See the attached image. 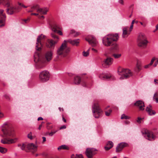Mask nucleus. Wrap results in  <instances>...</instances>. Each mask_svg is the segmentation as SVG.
I'll return each instance as SVG.
<instances>
[{"label": "nucleus", "mask_w": 158, "mask_h": 158, "mask_svg": "<svg viewBox=\"0 0 158 158\" xmlns=\"http://www.w3.org/2000/svg\"><path fill=\"white\" fill-rule=\"evenodd\" d=\"M119 38L118 34H109L104 37L102 40L103 44L106 47L111 46L114 42L117 41Z\"/></svg>", "instance_id": "1"}, {"label": "nucleus", "mask_w": 158, "mask_h": 158, "mask_svg": "<svg viewBox=\"0 0 158 158\" xmlns=\"http://www.w3.org/2000/svg\"><path fill=\"white\" fill-rule=\"evenodd\" d=\"M92 107L93 115L95 118H98L102 116L103 111L101 109L98 101H94Z\"/></svg>", "instance_id": "2"}, {"label": "nucleus", "mask_w": 158, "mask_h": 158, "mask_svg": "<svg viewBox=\"0 0 158 158\" xmlns=\"http://www.w3.org/2000/svg\"><path fill=\"white\" fill-rule=\"evenodd\" d=\"M2 131L3 133V135H1L2 137H13L14 136V129L9 124H4L2 126Z\"/></svg>", "instance_id": "3"}, {"label": "nucleus", "mask_w": 158, "mask_h": 158, "mask_svg": "<svg viewBox=\"0 0 158 158\" xmlns=\"http://www.w3.org/2000/svg\"><path fill=\"white\" fill-rule=\"evenodd\" d=\"M70 51V48L67 45L66 41L64 40L61 46L57 51V56H62L63 57L66 56Z\"/></svg>", "instance_id": "4"}, {"label": "nucleus", "mask_w": 158, "mask_h": 158, "mask_svg": "<svg viewBox=\"0 0 158 158\" xmlns=\"http://www.w3.org/2000/svg\"><path fill=\"white\" fill-rule=\"evenodd\" d=\"M118 71V74L121 76L120 78L121 79H126L132 75V73L128 69H124L121 67H119Z\"/></svg>", "instance_id": "5"}, {"label": "nucleus", "mask_w": 158, "mask_h": 158, "mask_svg": "<svg viewBox=\"0 0 158 158\" xmlns=\"http://www.w3.org/2000/svg\"><path fill=\"white\" fill-rule=\"evenodd\" d=\"M2 4L8 7L7 9V13L8 14L12 15L18 11H17L16 7L12 5L9 1H5V0H0V4Z\"/></svg>", "instance_id": "6"}, {"label": "nucleus", "mask_w": 158, "mask_h": 158, "mask_svg": "<svg viewBox=\"0 0 158 158\" xmlns=\"http://www.w3.org/2000/svg\"><path fill=\"white\" fill-rule=\"evenodd\" d=\"M51 36L54 39V40L52 39H48L46 43V46L49 48H54L55 44L57 43L59 40V37L54 33H52Z\"/></svg>", "instance_id": "7"}, {"label": "nucleus", "mask_w": 158, "mask_h": 158, "mask_svg": "<svg viewBox=\"0 0 158 158\" xmlns=\"http://www.w3.org/2000/svg\"><path fill=\"white\" fill-rule=\"evenodd\" d=\"M50 77L49 72L46 70L41 72L39 74V78L42 82H45L49 80Z\"/></svg>", "instance_id": "8"}, {"label": "nucleus", "mask_w": 158, "mask_h": 158, "mask_svg": "<svg viewBox=\"0 0 158 158\" xmlns=\"http://www.w3.org/2000/svg\"><path fill=\"white\" fill-rule=\"evenodd\" d=\"M144 137L150 141H153L155 139V136L153 135V133L148 130L147 129H144L142 131Z\"/></svg>", "instance_id": "9"}, {"label": "nucleus", "mask_w": 158, "mask_h": 158, "mask_svg": "<svg viewBox=\"0 0 158 158\" xmlns=\"http://www.w3.org/2000/svg\"><path fill=\"white\" fill-rule=\"evenodd\" d=\"M37 10V12L40 13L41 14L46 15L48 11V9L47 8H40L39 6L36 5L33 6L30 10H28V12H31L34 10Z\"/></svg>", "instance_id": "10"}, {"label": "nucleus", "mask_w": 158, "mask_h": 158, "mask_svg": "<svg viewBox=\"0 0 158 158\" xmlns=\"http://www.w3.org/2000/svg\"><path fill=\"white\" fill-rule=\"evenodd\" d=\"M46 36L42 34L39 35L37 39V42L35 46L36 49L38 51H40L42 47V44L41 41L45 38Z\"/></svg>", "instance_id": "11"}, {"label": "nucleus", "mask_w": 158, "mask_h": 158, "mask_svg": "<svg viewBox=\"0 0 158 158\" xmlns=\"http://www.w3.org/2000/svg\"><path fill=\"white\" fill-rule=\"evenodd\" d=\"M97 150L94 148H87L85 152L88 158H93V156L96 154Z\"/></svg>", "instance_id": "12"}, {"label": "nucleus", "mask_w": 158, "mask_h": 158, "mask_svg": "<svg viewBox=\"0 0 158 158\" xmlns=\"http://www.w3.org/2000/svg\"><path fill=\"white\" fill-rule=\"evenodd\" d=\"M38 146L32 143H28L27 145V148L28 150V152H31L34 153L37 151V150Z\"/></svg>", "instance_id": "13"}, {"label": "nucleus", "mask_w": 158, "mask_h": 158, "mask_svg": "<svg viewBox=\"0 0 158 158\" xmlns=\"http://www.w3.org/2000/svg\"><path fill=\"white\" fill-rule=\"evenodd\" d=\"M6 18V16L5 13H4V10L0 9V27L4 25Z\"/></svg>", "instance_id": "14"}, {"label": "nucleus", "mask_w": 158, "mask_h": 158, "mask_svg": "<svg viewBox=\"0 0 158 158\" xmlns=\"http://www.w3.org/2000/svg\"><path fill=\"white\" fill-rule=\"evenodd\" d=\"M139 110L143 111L144 109L145 105L144 102L141 100L137 101L134 104Z\"/></svg>", "instance_id": "15"}, {"label": "nucleus", "mask_w": 158, "mask_h": 158, "mask_svg": "<svg viewBox=\"0 0 158 158\" xmlns=\"http://www.w3.org/2000/svg\"><path fill=\"white\" fill-rule=\"evenodd\" d=\"M86 41L88 42L92 46H95L97 44L96 39L92 36H89L85 38Z\"/></svg>", "instance_id": "16"}, {"label": "nucleus", "mask_w": 158, "mask_h": 158, "mask_svg": "<svg viewBox=\"0 0 158 158\" xmlns=\"http://www.w3.org/2000/svg\"><path fill=\"white\" fill-rule=\"evenodd\" d=\"M17 140V138L14 139H7L5 138L1 139V142L3 144H9L15 143Z\"/></svg>", "instance_id": "17"}, {"label": "nucleus", "mask_w": 158, "mask_h": 158, "mask_svg": "<svg viewBox=\"0 0 158 158\" xmlns=\"http://www.w3.org/2000/svg\"><path fill=\"white\" fill-rule=\"evenodd\" d=\"M127 146L128 144L126 143L122 142L118 144L116 148V152H120L124 148Z\"/></svg>", "instance_id": "18"}, {"label": "nucleus", "mask_w": 158, "mask_h": 158, "mask_svg": "<svg viewBox=\"0 0 158 158\" xmlns=\"http://www.w3.org/2000/svg\"><path fill=\"white\" fill-rule=\"evenodd\" d=\"M137 42L138 46L143 48H146L148 43L147 40H137Z\"/></svg>", "instance_id": "19"}, {"label": "nucleus", "mask_w": 158, "mask_h": 158, "mask_svg": "<svg viewBox=\"0 0 158 158\" xmlns=\"http://www.w3.org/2000/svg\"><path fill=\"white\" fill-rule=\"evenodd\" d=\"M113 61V59L112 58L108 57L106 58L104 61V63L102 64L103 66L105 68L108 67L111 65Z\"/></svg>", "instance_id": "20"}, {"label": "nucleus", "mask_w": 158, "mask_h": 158, "mask_svg": "<svg viewBox=\"0 0 158 158\" xmlns=\"http://www.w3.org/2000/svg\"><path fill=\"white\" fill-rule=\"evenodd\" d=\"M128 29L129 27H126L123 28L122 35L123 38H127L130 34L131 32L129 31H128Z\"/></svg>", "instance_id": "21"}, {"label": "nucleus", "mask_w": 158, "mask_h": 158, "mask_svg": "<svg viewBox=\"0 0 158 158\" xmlns=\"http://www.w3.org/2000/svg\"><path fill=\"white\" fill-rule=\"evenodd\" d=\"M52 52L51 51H47L46 52L45 57L47 61H49L52 59Z\"/></svg>", "instance_id": "22"}, {"label": "nucleus", "mask_w": 158, "mask_h": 158, "mask_svg": "<svg viewBox=\"0 0 158 158\" xmlns=\"http://www.w3.org/2000/svg\"><path fill=\"white\" fill-rule=\"evenodd\" d=\"M146 110L150 115H154L156 113V112L152 110V106L150 105L147 107L146 109Z\"/></svg>", "instance_id": "23"}, {"label": "nucleus", "mask_w": 158, "mask_h": 158, "mask_svg": "<svg viewBox=\"0 0 158 158\" xmlns=\"http://www.w3.org/2000/svg\"><path fill=\"white\" fill-rule=\"evenodd\" d=\"M113 143L112 141H108L106 144V146L104 147L105 150L108 151L113 146Z\"/></svg>", "instance_id": "24"}, {"label": "nucleus", "mask_w": 158, "mask_h": 158, "mask_svg": "<svg viewBox=\"0 0 158 158\" xmlns=\"http://www.w3.org/2000/svg\"><path fill=\"white\" fill-rule=\"evenodd\" d=\"M68 42L73 45L77 46L79 43V40L77 39L73 40L70 39L68 40Z\"/></svg>", "instance_id": "25"}, {"label": "nucleus", "mask_w": 158, "mask_h": 158, "mask_svg": "<svg viewBox=\"0 0 158 158\" xmlns=\"http://www.w3.org/2000/svg\"><path fill=\"white\" fill-rule=\"evenodd\" d=\"M137 40H147V39L146 36L144 34L140 33L138 36Z\"/></svg>", "instance_id": "26"}, {"label": "nucleus", "mask_w": 158, "mask_h": 158, "mask_svg": "<svg viewBox=\"0 0 158 158\" xmlns=\"http://www.w3.org/2000/svg\"><path fill=\"white\" fill-rule=\"evenodd\" d=\"M80 34V32H77L75 30H71L69 35H71L72 36L74 37H76Z\"/></svg>", "instance_id": "27"}, {"label": "nucleus", "mask_w": 158, "mask_h": 158, "mask_svg": "<svg viewBox=\"0 0 158 158\" xmlns=\"http://www.w3.org/2000/svg\"><path fill=\"white\" fill-rule=\"evenodd\" d=\"M52 30L54 32H56L58 31L57 29H60L59 27L56 24H55L51 26Z\"/></svg>", "instance_id": "28"}, {"label": "nucleus", "mask_w": 158, "mask_h": 158, "mask_svg": "<svg viewBox=\"0 0 158 158\" xmlns=\"http://www.w3.org/2000/svg\"><path fill=\"white\" fill-rule=\"evenodd\" d=\"M57 149L59 151H60L62 149L68 150L69 149V148L65 145H63L58 147Z\"/></svg>", "instance_id": "29"}, {"label": "nucleus", "mask_w": 158, "mask_h": 158, "mask_svg": "<svg viewBox=\"0 0 158 158\" xmlns=\"http://www.w3.org/2000/svg\"><path fill=\"white\" fill-rule=\"evenodd\" d=\"M81 78L78 76H76L74 78V83L75 84H79L81 82Z\"/></svg>", "instance_id": "30"}, {"label": "nucleus", "mask_w": 158, "mask_h": 158, "mask_svg": "<svg viewBox=\"0 0 158 158\" xmlns=\"http://www.w3.org/2000/svg\"><path fill=\"white\" fill-rule=\"evenodd\" d=\"M111 77V75H105L103 74H101L99 75V77L101 79H104L105 78L106 79H109Z\"/></svg>", "instance_id": "31"}, {"label": "nucleus", "mask_w": 158, "mask_h": 158, "mask_svg": "<svg viewBox=\"0 0 158 158\" xmlns=\"http://www.w3.org/2000/svg\"><path fill=\"white\" fill-rule=\"evenodd\" d=\"M7 151L6 148L0 147V152L4 154L6 153Z\"/></svg>", "instance_id": "32"}, {"label": "nucleus", "mask_w": 158, "mask_h": 158, "mask_svg": "<svg viewBox=\"0 0 158 158\" xmlns=\"http://www.w3.org/2000/svg\"><path fill=\"white\" fill-rule=\"evenodd\" d=\"M45 64L43 63H38V69H42L45 66Z\"/></svg>", "instance_id": "33"}, {"label": "nucleus", "mask_w": 158, "mask_h": 158, "mask_svg": "<svg viewBox=\"0 0 158 158\" xmlns=\"http://www.w3.org/2000/svg\"><path fill=\"white\" fill-rule=\"evenodd\" d=\"M130 117L124 114H123L121 116V119H127L130 118Z\"/></svg>", "instance_id": "34"}, {"label": "nucleus", "mask_w": 158, "mask_h": 158, "mask_svg": "<svg viewBox=\"0 0 158 158\" xmlns=\"http://www.w3.org/2000/svg\"><path fill=\"white\" fill-rule=\"evenodd\" d=\"M47 128L48 129H51L53 128V126L50 123H47Z\"/></svg>", "instance_id": "35"}, {"label": "nucleus", "mask_w": 158, "mask_h": 158, "mask_svg": "<svg viewBox=\"0 0 158 158\" xmlns=\"http://www.w3.org/2000/svg\"><path fill=\"white\" fill-rule=\"evenodd\" d=\"M112 46H113L112 48L113 49L117 50L118 49V45L114 42V44H112Z\"/></svg>", "instance_id": "36"}, {"label": "nucleus", "mask_w": 158, "mask_h": 158, "mask_svg": "<svg viewBox=\"0 0 158 158\" xmlns=\"http://www.w3.org/2000/svg\"><path fill=\"white\" fill-rule=\"evenodd\" d=\"M27 137L30 139H32L34 138H35V137L32 136V133L31 132H30L28 135H27Z\"/></svg>", "instance_id": "37"}, {"label": "nucleus", "mask_w": 158, "mask_h": 158, "mask_svg": "<svg viewBox=\"0 0 158 158\" xmlns=\"http://www.w3.org/2000/svg\"><path fill=\"white\" fill-rule=\"evenodd\" d=\"M57 130L56 131H52L50 133H49L48 132H47L46 134L50 136H52L53 134H55L56 132H57Z\"/></svg>", "instance_id": "38"}, {"label": "nucleus", "mask_w": 158, "mask_h": 158, "mask_svg": "<svg viewBox=\"0 0 158 158\" xmlns=\"http://www.w3.org/2000/svg\"><path fill=\"white\" fill-rule=\"evenodd\" d=\"M21 146V149L22 150H24L25 149L26 147H27V145H26L24 144H23L22 145H21V144L18 145V146Z\"/></svg>", "instance_id": "39"}, {"label": "nucleus", "mask_w": 158, "mask_h": 158, "mask_svg": "<svg viewBox=\"0 0 158 158\" xmlns=\"http://www.w3.org/2000/svg\"><path fill=\"white\" fill-rule=\"evenodd\" d=\"M112 110L111 109H110L108 111H106L105 112V115L106 116H109Z\"/></svg>", "instance_id": "40"}, {"label": "nucleus", "mask_w": 158, "mask_h": 158, "mask_svg": "<svg viewBox=\"0 0 158 158\" xmlns=\"http://www.w3.org/2000/svg\"><path fill=\"white\" fill-rule=\"evenodd\" d=\"M113 56L115 58H118L121 56V54H114L113 55Z\"/></svg>", "instance_id": "41"}, {"label": "nucleus", "mask_w": 158, "mask_h": 158, "mask_svg": "<svg viewBox=\"0 0 158 158\" xmlns=\"http://www.w3.org/2000/svg\"><path fill=\"white\" fill-rule=\"evenodd\" d=\"M83 55L85 56H87L89 55V52L88 51L87 52H85V51H84L83 52Z\"/></svg>", "instance_id": "42"}, {"label": "nucleus", "mask_w": 158, "mask_h": 158, "mask_svg": "<svg viewBox=\"0 0 158 158\" xmlns=\"http://www.w3.org/2000/svg\"><path fill=\"white\" fill-rule=\"evenodd\" d=\"M75 158H83V157L81 154H76Z\"/></svg>", "instance_id": "43"}, {"label": "nucleus", "mask_w": 158, "mask_h": 158, "mask_svg": "<svg viewBox=\"0 0 158 158\" xmlns=\"http://www.w3.org/2000/svg\"><path fill=\"white\" fill-rule=\"evenodd\" d=\"M5 98L8 100L10 101V98L9 96L7 94H5L4 96Z\"/></svg>", "instance_id": "44"}, {"label": "nucleus", "mask_w": 158, "mask_h": 158, "mask_svg": "<svg viewBox=\"0 0 158 158\" xmlns=\"http://www.w3.org/2000/svg\"><path fill=\"white\" fill-rule=\"evenodd\" d=\"M39 53L37 52H35V55L34 56L35 58H37L38 57L39 58Z\"/></svg>", "instance_id": "45"}, {"label": "nucleus", "mask_w": 158, "mask_h": 158, "mask_svg": "<svg viewBox=\"0 0 158 158\" xmlns=\"http://www.w3.org/2000/svg\"><path fill=\"white\" fill-rule=\"evenodd\" d=\"M137 67L138 69V71H139L141 70V66L140 64H137Z\"/></svg>", "instance_id": "46"}, {"label": "nucleus", "mask_w": 158, "mask_h": 158, "mask_svg": "<svg viewBox=\"0 0 158 158\" xmlns=\"http://www.w3.org/2000/svg\"><path fill=\"white\" fill-rule=\"evenodd\" d=\"M155 59H156L154 58H152V60H151L150 63V65H152L153 64L154 60H155Z\"/></svg>", "instance_id": "47"}, {"label": "nucleus", "mask_w": 158, "mask_h": 158, "mask_svg": "<svg viewBox=\"0 0 158 158\" xmlns=\"http://www.w3.org/2000/svg\"><path fill=\"white\" fill-rule=\"evenodd\" d=\"M56 32L58 33L60 35H63L62 32L60 30H58Z\"/></svg>", "instance_id": "48"}, {"label": "nucleus", "mask_w": 158, "mask_h": 158, "mask_svg": "<svg viewBox=\"0 0 158 158\" xmlns=\"http://www.w3.org/2000/svg\"><path fill=\"white\" fill-rule=\"evenodd\" d=\"M142 120V118L140 117L138 118L137 120V122L139 123H141V120Z\"/></svg>", "instance_id": "49"}, {"label": "nucleus", "mask_w": 158, "mask_h": 158, "mask_svg": "<svg viewBox=\"0 0 158 158\" xmlns=\"http://www.w3.org/2000/svg\"><path fill=\"white\" fill-rule=\"evenodd\" d=\"M66 127L65 125H63L62 126H61V127H60V130H61V129H65Z\"/></svg>", "instance_id": "50"}, {"label": "nucleus", "mask_w": 158, "mask_h": 158, "mask_svg": "<svg viewBox=\"0 0 158 158\" xmlns=\"http://www.w3.org/2000/svg\"><path fill=\"white\" fill-rule=\"evenodd\" d=\"M118 2L121 5H123L124 4L123 0H118Z\"/></svg>", "instance_id": "51"}, {"label": "nucleus", "mask_w": 158, "mask_h": 158, "mask_svg": "<svg viewBox=\"0 0 158 158\" xmlns=\"http://www.w3.org/2000/svg\"><path fill=\"white\" fill-rule=\"evenodd\" d=\"M133 25H131L130 27L129 28V31L131 32V31H132L133 28Z\"/></svg>", "instance_id": "52"}, {"label": "nucleus", "mask_w": 158, "mask_h": 158, "mask_svg": "<svg viewBox=\"0 0 158 158\" xmlns=\"http://www.w3.org/2000/svg\"><path fill=\"white\" fill-rule=\"evenodd\" d=\"M133 25H131L130 27L129 28V31L131 32V31H132L133 28Z\"/></svg>", "instance_id": "53"}, {"label": "nucleus", "mask_w": 158, "mask_h": 158, "mask_svg": "<svg viewBox=\"0 0 158 158\" xmlns=\"http://www.w3.org/2000/svg\"><path fill=\"white\" fill-rule=\"evenodd\" d=\"M151 66V65H150V64H147V65H145L144 66V68H145V69H147L149 67Z\"/></svg>", "instance_id": "54"}, {"label": "nucleus", "mask_w": 158, "mask_h": 158, "mask_svg": "<svg viewBox=\"0 0 158 158\" xmlns=\"http://www.w3.org/2000/svg\"><path fill=\"white\" fill-rule=\"evenodd\" d=\"M3 117H4L3 114L0 111V118H2Z\"/></svg>", "instance_id": "55"}, {"label": "nucleus", "mask_w": 158, "mask_h": 158, "mask_svg": "<svg viewBox=\"0 0 158 158\" xmlns=\"http://www.w3.org/2000/svg\"><path fill=\"white\" fill-rule=\"evenodd\" d=\"M62 120L64 122L66 123V119L64 118V117L63 115H62Z\"/></svg>", "instance_id": "56"}, {"label": "nucleus", "mask_w": 158, "mask_h": 158, "mask_svg": "<svg viewBox=\"0 0 158 158\" xmlns=\"http://www.w3.org/2000/svg\"><path fill=\"white\" fill-rule=\"evenodd\" d=\"M154 99H155L156 102V103H158V98H153Z\"/></svg>", "instance_id": "57"}, {"label": "nucleus", "mask_w": 158, "mask_h": 158, "mask_svg": "<svg viewBox=\"0 0 158 158\" xmlns=\"http://www.w3.org/2000/svg\"><path fill=\"white\" fill-rule=\"evenodd\" d=\"M140 23L141 25H143L144 27H145L146 26V24L145 23H143L141 22H140Z\"/></svg>", "instance_id": "58"}, {"label": "nucleus", "mask_w": 158, "mask_h": 158, "mask_svg": "<svg viewBox=\"0 0 158 158\" xmlns=\"http://www.w3.org/2000/svg\"><path fill=\"white\" fill-rule=\"evenodd\" d=\"M43 118L41 117H39L38 118V120H43Z\"/></svg>", "instance_id": "59"}, {"label": "nucleus", "mask_w": 158, "mask_h": 158, "mask_svg": "<svg viewBox=\"0 0 158 158\" xmlns=\"http://www.w3.org/2000/svg\"><path fill=\"white\" fill-rule=\"evenodd\" d=\"M154 82L156 84H158V80H156V79H155L154 80Z\"/></svg>", "instance_id": "60"}, {"label": "nucleus", "mask_w": 158, "mask_h": 158, "mask_svg": "<svg viewBox=\"0 0 158 158\" xmlns=\"http://www.w3.org/2000/svg\"><path fill=\"white\" fill-rule=\"evenodd\" d=\"M42 139H43V142H44L46 141V138L45 137H43Z\"/></svg>", "instance_id": "61"}, {"label": "nucleus", "mask_w": 158, "mask_h": 158, "mask_svg": "<svg viewBox=\"0 0 158 158\" xmlns=\"http://www.w3.org/2000/svg\"><path fill=\"white\" fill-rule=\"evenodd\" d=\"M59 109L60 111H63L64 110L61 107H59Z\"/></svg>", "instance_id": "62"}, {"label": "nucleus", "mask_w": 158, "mask_h": 158, "mask_svg": "<svg viewBox=\"0 0 158 158\" xmlns=\"http://www.w3.org/2000/svg\"><path fill=\"white\" fill-rule=\"evenodd\" d=\"M19 5L20 6H21L22 7H23L24 8H26L27 7V6H25L24 5H21V3H19Z\"/></svg>", "instance_id": "63"}, {"label": "nucleus", "mask_w": 158, "mask_h": 158, "mask_svg": "<svg viewBox=\"0 0 158 158\" xmlns=\"http://www.w3.org/2000/svg\"><path fill=\"white\" fill-rule=\"evenodd\" d=\"M42 127V124H40L39 126V127H38V129L39 130H40Z\"/></svg>", "instance_id": "64"}]
</instances>
